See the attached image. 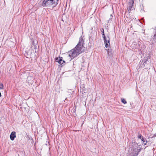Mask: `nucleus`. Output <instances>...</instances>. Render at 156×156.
I'll list each match as a JSON object with an SVG mask.
<instances>
[{
	"instance_id": "nucleus-10",
	"label": "nucleus",
	"mask_w": 156,
	"mask_h": 156,
	"mask_svg": "<svg viewBox=\"0 0 156 156\" xmlns=\"http://www.w3.org/2000/svg\"><path fill=\"white\" fill-rule=\"evenodd\" d=\"M152 38L153 41H156V33H155Z\"/></svg>"
},
{
	"instance_id": "nucleus-3",
	"label": "nucleus",
	"mask_w": 156,
	"mask_h": 156,
	"mask_svg": "<svg viewBox=\"0 0 156 156\" xmlns=\"http://www.w3.org/2000/svg\"><path fill=\"white\" fill-rule=\"evenodd\" d=\"M58 0H44L43 2L42 6L43 7L52 6L54 7L58 4Z\"/></svg>"
},
{
	"instance_id": "nucleus-15",
	"label": "nucleus",
	"mask_w": 156,
	"mask_h": 156,
	"mask_svg": "<svg viewBox=\"0 0 156 156\" xmlns=\"http://www.w3.org/2000/svg\"><path fill=\"white\" fill-rule=\"evenodd\" d=\"M63 62L61 61V63L60 64L64 65L65 64V61L64 60H63Z\"/></svg>"
},
{
	"instance_id": "nucleus-5",
	"label": "nucleus",
	"mask_w": 156,
	"mask_h": 156,
	"mask_svg": "<svg viewBox=\"0 0 156 156\" xmlns=\"http://www.w3.org/2000/svg\"><path fill=\"white\" fill-rule=\"evenodd\" d=\"M104 43L105 44V47L107 48L110 45V39L108 36V39H107L105 36H103Z\"/></svg>"
},
{
	"instance_id": "nucleus-12",
	"label": "nucleus",
	"mask_w": 156,
	"mask_h": 156,
	"mask_svg": "<svg viewBox=\"0 0 156 156\" xmlns=\"http://www.w3.org/2000/svg\"><path fill=\"white\" fill-rule=\"evenodd\" d=\"M121 101L122 103L124 104H126L127 103L126 101L124 99H122Z\"/></svg>"
},
{
	"instance_id": "nucleus-6",
	"label": "nucleus",
	"mask_w": 156,
	"mask_h": 156,
	"mask_svg": "<svg viewBox=\"0 0 156 156\" xmlns=\"http://www.w3.org/2000/svg\"><path fill=\"white\" fill-rule=\"evenodd\" d=\"M134 4V0H130L129 2V6L128 8V11H130L133 9V6Z\"/></svg>"
},
{
	"instance_id": "nucleus-9",
	"label": "nucleus",
	"mask_w": 156,
	"mask_h": 156,
	"mask_svg": "<svg viewBox=\"0 0 156 156\" xmlns=\"http://www.w3.org/2000/svg\"><path fill=\"white\" fill-rule=\"evenodd\" d=\"M55 61L58 62L59 64L61 63V61L64 62L63 61L62 58V57H58L55 58Z\"/></svg>"
},
{
	"instance_id": "nucleus-14",
	"label": "nucleus",
	"mask_w": 156,
	"mask_h": 156,
	"mask_svg": "<svg viewBox=\"0 0 156 156\" xmlns=\"http://www.w3.org/2000/svg\"><path fill=\"white\" fill-rule=\"evenodd\" d=\"M143 137L141 135V134H139L138 136V137L139 139H142V137Z\"/></svg>"
},
{
	"instance_id": "nucleus-4",
	"label": "nucleus",
	"mask_w": 156,
	"mask_h": 156,
	"mask_svg": "<svg viewBox=\"0 0 156 156\" xmlns=\"http://www.w3.org/2000/svg\"><path fill=\"white\" fill-rule=\"evenodd\" d=\"M147 59L145 58H144L142 60H141L140 62L139 66L137 67V69H139L140 68H144V67H145V69H148V63H147Z\"/></svg>"
},
{
	"instance_id": "nucleus-7",
	"label": "nucleus",
	"mask_w": 156,
	"mask_h": 156,
	"mask_svg": "<svg viewBox=\"0 0 156 156\" xmlns=\"http://www.w3.org/2000/svg\"><path fill=\"white\" fill-rule=\"evenodd\" d=\"M32 40L31 42V48L32 49H36L37 48V44L35 43L34 42V41L33 39H31Z\"/></svg>"
},
{
	"instance_id": "nucleus-11",
	"label": "nucleus",
	"mask_w": 156,
	"mask_h": 156,
	"mask_svg": "<svg viewBox=\"0 0 156 156\" xmlns=\"http://www.w3.org/2000/svg\"><path fill=\"white\" fill-rule=\"evenodd\" d=\"M101 31L102 32V35H103V36H105V33H104V29L103 28H102L101 29Z\"/></svg>"
},
{
	"instance_id": "nucleus-17",
	"label": "nucleus",
	"mask_w": 156,
	"mask_h": 156,
	"mask_svg": "<svg viewBox=\"0 0 156 156\" xmlns=\"http://www.w3.org/2000/svg\"><path fill=\"white\" fill-rule=\"evenodd\" d=\"M141 140L143 142L144 140H146V139L144 138V137H142V139H141Z\"/></svg>"
},
{
	"instance_id": "nucleus-1",
	"label": "nucleus",
	"mask_w": 156,
	"mask_h": 156,
	"mask_svg": "<svg viewBox=\"0 0 156 156\" xmlns=\"http://www.w3.org/2000/svg\"><path fill=\"white\" fill-rule=\"evenodd\" d=\"M84 43L83 40L81 36L80 38L78 43L76 47L69 52V56L71 59H73L77 57L83 51L82 50V49L83 47V44Z\"/></svg>"
},
{
	"instance_id": "nucleus-2",
	"label": "nucleus",
	"mask_w": 156,
	"mask_h": 156,
	"mask_svg": "<svg viewBox=\"0 0 156 156\" xmlns=\"http://www.w3.org/2000/svg\"><path fill=\"white\" fill-rule=\"evenodd\" d=\"M132 144V147H130L128 150L127 156H137L141 151V145H138V144L135 142L133 143Z\"/></svg>"
},
{
	"instance_id": "nucleus-13",
	"label": "nucleus",
	"mask_w": 156,
	"mask_h": 156,
	"mask_svg": "<svg viewBox=\"0 0 156 156\" xmlns=\"http://www.w3.org/2000/svg\"><path fill=\"white\" fill-rule=\"evenodd\" d=\"M3 88V86L2 83H0V89H2Z\"/></svg>"
},
{
	"instance_id": "nucleus-16",
	"label": "nucleus",
	"mask_w": 156,
	"mask_h": 156,
	"mask_svg": "<svg viewBox=\"0 0 156 156\" xmlns=\"http://www.w3.org/2000/svg\"><path fill=\"white\" fill-rule=\"evenodd\" d=\"M147 141L146 140H144V141H143V143L144 144V145H146V144H147Z\"/></svg>"
},
{
	"instance_id": "nucleus-8",
	"label": "nucleus",
	"mask_w": 156,
	"mask_h": 156,
	"mask_svg": "<svg viewBox=\"0 0 156 156\" xmlns=\"http://www.w3.org/2000/svg\"><path fill=\"white\" fill-rule=\"evenodd\" d=\"M16 133L15 132H12L10 135V138L11 140H13L16 137Z\"/></svg>"
}]
</instances>
